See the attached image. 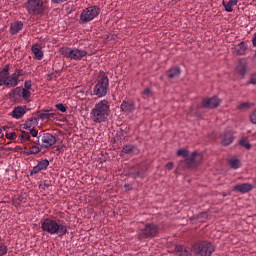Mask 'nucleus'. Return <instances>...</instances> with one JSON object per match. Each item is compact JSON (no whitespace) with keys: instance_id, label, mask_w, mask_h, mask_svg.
I'll return each mask as SVG.
<instances>
[{"instance_id":"obj_1","label":"nucleus","mask_w":256,"mask_h":256,"mask_svg":"<svg viewBox=\"0 0 256 256\" xmlns=\"http://www.w3.org/2000/svg\"><path fill=\"white\" fill-rule=\"evenodd\" d=\"M41 229L49 235H57L58 237H65L67 235L69 226L62 220H55L53 218H46L41 222Z\"/></svg>"},{"instance_id":"obj_2","label":"nucleus","mask_w":256,"mask_h":256,"mask_svg":"<svg viewBox=\"0 0 256 256\" xmlns=\"http://www.w3.org/2000/svg\"><path fill=\"white\" fill-rule=\"evenodd\" d=\"M11 68L9 64L0 71V87H8L9 89L17 87L19 85V77L25 75L23 69H15L14 73L10 74Z\"/></svg>"},{"instance_id":"obj_3","label":"nucleus","mask_w":256,"mask_h":256,"mask_svg":"<svg viewBox=\"0 0 256 256\" xmlns=\"http://www.w3.org/2000/svg\"><path fill=\"white\" fill-rule=\"evenodd\" d=\"M109 113H111L109 100H100L95 104L94 109L91 110V120L93 123H105L107 117H109Z\"/></svg>"},{"instance_id":"obj_4","label":"nucleus","mask_w":256,"mask_h":256,"mask_svg":"<svg viewBox=\"0 0 256 256\" xmlns=\"http://www.w3.org/2000/svg\"><path fill=\"white\" fill-rule=\"evenodd\" d=\"M24 9L31 17H44L47 13V7L43 0H27L24 3Z\"/></svg>"},{"instance_id":"obj_5","label":"nucleus","mask_w":256,"mask_h":256,"mask_svg":"<svg viewBox=\"0 0 256 256\" xmlns=\"http://www.w3.org/2000/svg\"><path fill=\"white\" fill-rule=\"evenodd\" d=\"M60 53L63 57L71 61H82L87 55V50L77 47H62L60 48Z\"/></svg>"},{"instance_id":"obj_6","label":"nucleus","mask_w":256,"mask_h":256,"mask_svg":"<svg viewBox=\"0 0 256 256\" xmlns=\"http://www.w3.org/2000/svg\"><path fill=\"white\" fill-rule=\"evenodd\" d=\"M109 91V78L107 75H102L97 79L95 86L93 87V95L96 97H105Z\"/></svg>"},{"instance_id":"obj_7","label":"nucleus","mask_w":256,"mask_h":256,"mask_svg":"<svg viewBox=\"0 0 256 256\" xmlns=\"http://www.w3.org/2000/svg\"><path fill=\"white\" fill-rule=\"evenodd\" d=\"M101 13V8L98 6H89L82 11L80 14V24L85 25V23H90L93 19L99 17Z\"/></svg>"},{"instance_id":"obj_8","label":"nucleus","mask_w":256,"mask_h":256,"mask_svg":"<svg viewBox=\"0 0 256 256\" xmlns=\"http://www.w3.org/2000/svg\"><path fill=\"white\" fill-rule=\"evenodd\" d=\"M192 251L196 256H211L215 253V246L210 242L204 241L198 244H195L192 247Z\"/></svg>"},{"instance_id":"obj_9","label":"nucleus","mask_w":256,"mask_h":256,"mask_svg":"<svg viewBox=\"0 0 256 256\" xmlns=\"http://www.w3.org/2000/svg\"><path fill=\"white\" fill-rule=\"evenodd\" d=\"M159 233V227L155 224H146L144 228L140 230L139 237L140 239H152L156 237Z\"/></svg>"},{"instance_id":"obj_10","label":"nucleus","mask_w":256,"mask_h":256,"mask_svg":"<svg viewBox=\"0 0 256 256\" xmlns=\"http://www.w3.org/2000/svg\"><path fill=\"white\" fill-rule=\"evenodd\" d=\"M38 143L42 148L49 149V147H53L57 143V137L50 133H44L38 137Z\"/></svg>"},{"instance_id":"obj_11","label":"nucleus","mask_w":256,"mask_h":256,"mask_svg":"<svg viewBox=\"0 0 256 256\" xmlns=\"http://www.w3.org/2000/svg\"><path fill=\"white\" fill-rule=\"evenodd\" d=\"M176 155L178 157H188V161H203V154L200 152H193L191 155H189V150L185 148H181L177 151Z\"/></svg>"},{"instance_id":"obj_12","label":"nucleus","mask_w":256,"mask_h":256,"mask_svg":"<svg viewBox=\"0 0 256 256\" xmlns=\"http://www.w3.org/2000/svg\"><path fill=\"white\" fill-rule=\"evenodd\" d=\"M17 137L18 140L21 141V143H27V141L31 139V135L29 134V132L25 131L20 132L19 136H17V133L15 132L6 133V139H10V141H15Z\"/></svg>"},{"instance_id":"obj_13","label":"nucleus","mask_w":256,"mask_h":256,"mask_svg":"<svg viewBox=\"0 0 256 256\" xmlns=\"http://www.w3.org/2000/svg\"><path fill=\"white\" fill-rule=\"evenodd\" d=\"M219 105H221V99L217 96L202 100V107H204V109H215V107H219Z\"/></svg>"},{"instance_id":"obj_14","label":"nucleus","mask_w":256,"mask_h":256,"mask_svg":"<svg viewBox=\"0 0 256 256\" xmlns=\"http://www.w3.org/2000/svg\"><path fill=\"white\" fill-rule=\"evenodd\" d=\"M253 188H254L253 184L242 183V184L235 185L233 187V191H237L238 193L245 194V193H249V191H253Z\"/></svg>"},{"instance_id":"obj_15","label":"nucleus","mask_w":256,"mask_h":256,"mask_svg":"<svg viewBox=\"0 0 256 256\" xmlns=\"http://www.w3.org/2000/svg\"><path fill=\"white\" fill-rule=\"evenodd\" d=\"M31 51L34 55V59H36L37 61H41L44 57V53H43V49L41 48V45L36 43L33 44L31 47Z\"/></svg>"},{"instance_id":"obj_16","label":"nucleus","mask_w":256,"mask_h":256,"mask_svg":"<svg viewBox=\"0 0 256 256\" xmlns=\"http://www.w3.org/2000/svg\"><path fill=\"white\" fill-rule=\"evenodd\" d=\"M248 67H247V61L240 60L238 62V65L236 66V73L240 74V76L243 78L247 74Z\"/></svg>"},{"instance_id":"obj_17","label":"nucleus","mask_w":256,"mask_h":256,"mask_svg":"<svg viewBox=\"0 0 256 256\" xmlns=\"http://www.w3.org/2000/svg\"><path fill=\"white\" fill-rule=\"evenodd\" d=\"M233 139V132H231V130H227L221 135L222 145H231V143H233Z\"/></svg>"},{"instance_id":"obj_18","label":"nucleus","mask_w":256,"mask_h":256,"mask_svg":"<svg viewBox=\"0 0 256 256\" xmlns=\"http://www.w3.org/2000/svg\"><path fill=\"white\" fill-rule=\"evenodd\" d=\"M120 107L125 113H131L135 111V102L133 100L123 101Z\"/></svg>"},{"instance_id":"obj_19","label":"nucleus","mask_w":256,"mask_h":256,"mask_svg":"<svg viewBox=\"0 0 256 256\" xmlns=\"http://www.w3.org/2000/svg\"><path fill=\"white\" fill-rule=\"evenodd\" d=\"M26 111L23 106H17L13 109L11 116L13 119H22V117L25 115Z\"/></svg>"},{"instance_id":"obj_20","label":"nucleus","mask_w":256,"mask_h":256,"mask_svg":"<svg viewBox=\"0 0 256 256\" xmlns=\"http://www.w3.org/2000/svg\"><path fill=\"white\" fill-rule=\"evenodd\" d=\"M49 167V161H40L38 165L34 166L30 175H35L39 173V171H43V169H46Z\"/></svg>"},{"instance_id":"obj_21","label":"nucleus","mask_w":256,"mask_h":256,"mask_svg":"<svg viewBox=\"0 0 256 256\" xmlns=\"http://www.w3.org/2000/svg\"><path fill=\"white\" fill-rule=\"evenodd\" d=\"M23 29V22L16 21L10 25V34L17 35Z\"/></svg>"},{"instance_id":"obj_22","label":"nucleus","mask_w":256,"mask_h":256,"mask_svg":"<svg viewBox=\"0 0 256 256\" xmlns=\"http://www.w3.org/2000/svg\"><path fill=\"white\" fill-rule=\"evenodd\" d=\"M54 117L55 113H51L49 110H41L38 112V119H41V121L53 119Z\"/></svg>"},{"instance_id":"obj_23","label":"nucleus","mask_w":256,"mask_h":256,"mask_svg":"<svg viewBox=\"0 0 256 256\" xmlns=\"http://www.w3.org/2000/svg\"><path fill=\"white\" fill-rule=\"evenodd\" d=\"M222 5L227 13H233V7L237 5V0H229L228 2H225V0H223Z\"/></svg>"},{"instance_id":"obj_24","label":"nucleus","mask_w":256,"mask_h":256,"mask_svg":"<svg viewBox=\"0 0 256 256\" xmlns=\"http://www.w3.org/2000/svg\"><path fill=\"white\" fill-rule=\"evenodd\" d=\"M137 153V147L135 145H126L123 149L120 155L126 154V155H135Z\"/></svg>"},{"instance_id":"obj_25","label":"nucleus","mask_w":256,"mask_h":256,"mask_svg":"<svg viewBox=\"0 0 256 256\" xmlns=\"http://www.w3.org/2000/svg\"><path fill=\"white\" fill-rule=\"evenodd\" d=\"M39 125V118L37 117H32L29 118L26 123H25V128L26 129H35L36 126Z\"/></svg>"},{"instance_id":"obj_26","label":"nucleus","mask_w":256,"mask_h":256,"mask_svg":"<svg viewBox=\"0 0 256 256\" xmlns=\"http://www.w3.org/2000/svg\"><path fill=\"white\" fill-rule=\"evenodd\" d=\"M180 75H181V68H179V67L171 68L168 71V78L169 79H179Z\"/></svg>"},{"instance_id":"obj_27","label":"nucleus","mask_w":256,"mask_h":256,"mask_svg":"<svg viewBox=\"0 0 256 256\" xmlns=\"http://www.w3.org/2000/svg\"><path fill=\"white\" fill-rule=\"evenodd\" d=\"M175 253H176V255H179V256H189L190 255L189 251L183 249V246H181V245H178L175 247Z\"/></svg>"},{"instance_id":"obj_28","label":"nucleus","mask_w":256,"mask_h":256,"mask_svg":"<svg viewBox=\"0 0 256 256\" xmlns=\"http://www.w3.org/2000/svg\"><path fill=\"white\" fill-rule=\"evenodd\" d=\"M22 89L21 87H16L12 90V93L10 94L12 99H17L22 97Z\"/></svg>"},{"instance_id":"obj_29","label":"nucleus","mask_w":256,"mask_h":256,"mask_svg":"<svg viewBox=\"0 0 256 256\" xmlns=\"http://www.w3.org/2000/svg\"><path fill=\"white\" fill-rule=\"evenodd\" d=\"M245 51H247V45L245 42H241L236 48V53L237 55H245Z\"/></svg>"},{"instance_id":"obj_30","label":"nucleus","mask_w":256,"mask_h":256,"mask_svg":"<svg viewBox=\"0 0 256 256\" xmlns=\"http://www.w3.org/2000/svg\"><path fill=\"white\" fill-rule=\"evenodd\" d=\"M255 104L250 103V102H242L237 106V109L240 111H247V109H251Z\"/></svg>"},{"instance_id":"obj_31","label":"nucleus","mask_w":256,"mask_h":256,"mask_svg":"<svg viewBox=\"0 0 256 256\" xmlns=\"http://www.w3.org/2000/svg\"><path fill=\"white\" fill-rule=\"evenodd\" d=\"M22 99H24V101H29V99H31V91L22 88Z\"/></svg>"},{"instance_id":"obj_32","label":"nucleus","mask_w":256,"mask_h":256,"mask_svg":"<svg viewBox=\"0 0 256 256\" xmlns=\"http://www.w3.org/2000/svg\"><path fill=\"white\" fill-rule=\"evenodd\" d=\"M239 145H241V147H244V149H251V143H249V140H247V138H242L239 141Z\"/></svg>"},{"instance_id":"obj_33","label":"nucleus","mask_w":256,"mask_h":256,"mask_svg":"<svg viewBox=\"0 0 256 256\" xmlns=\"http://www.w3.org/2000/svg\"><path fill=\"white\" fill-rule=\"evenodd\" d=\"M142 97L143 99H149V97H153V91H151L149 88H145L144 91H142Z\"/></svg>"},{"instance_id":"obj_34","label":"nucleus","mask_w":256,"mask_h":256,"mask_svg":"<svg viewBox=\"0 0 256 256\" xmlns=\"http://www.w3.org/2000/svg\"><path fill=\"white\" fill-rule=\"evenodd\" d=\"M49 187H51V184L47 180H45L39 184V189H41L42 191H47V189H49Z\"/></svg>"},{"instance_id":"obj_35","label":"nucleus","mask_w":256,"mask_h":256,"mask_svg":"<svg viewBox=\"0 0 256 256\" xmlns=\"http://www.w3.org/2000/svg\"><path fill=\"white\" fill-rule=\"evenodd\" d=\"M56 109L61 111V113H65L67 111V107L64 106L63 103L56 104Z\"/></svg>"},{"instance_id":"obj_36","label":"nucleus","mask_w":256,"mask_h":256,"mask_svg":"<svg viewBox=\"0 0 256 256\" xmlns=\"http://www.w3.org/2000/svg\"><path fill=\"white\" fill-rule=\"evenodd\" d=\"M230 167L232 169H239V167H241V162H239V161H230Z\"/></svg>"},{"instance_id":"obj_37","label":"nucleus","mask_w":256,"mask_h":256,"mask_svg":"<svg viewBox=\"0 0 256 256\" xmlns=\"http://www.w3.org/2000/svg\"><path fill=\"white\" fill-rule=\"evenodd\" d=\"M39 151H41V148H39V146H31L30 147V153H32L33 155H36V153H39Z\"/></svg>"},{"instance_id":"obj_38","label":"nucleus","mask_w":256,"mask_h":256,"mask_svg":"<svg viewBox=\"0 0 256 256\" xmlns=\"http://www.w3.org/2000/svg\"><path fill=\"white\" fill-rule=\"evenodd\" d=\"M32 87H33V84L31 83V80H26L24 83V89L31 91Z\"/></svg>"},{"instance_id":"obj_39","label":"nucleus","mask_w":256,"mask_h":256,"mask_svg":"<svg viewBox=\"0 0 256 256\" xmlns=\"http://www.w3.org/2000/svg\"><path fill=\"white\" fill-rule=\"evenodd\" d=\"M7 251H8L7 246L1 244L0 245V256L7 255Z\"/></svg>"},{"instance_id":"obj_40","label":"nucleus","mask_w":256,"mask_h":256,"mask_svg":"<svg viewBox=\"0 0 256 256\" xmlns=\"http://www.w3.org/2000/svg\"><path fill=\"white\" fill-rule=\"evenodd\" d=\"M250 120H251V123H253L254 125H256V110L253 111V112L250 114Z\"/></svg>"},{"instance_id":"obj_41","label":"nucleus","mask_w":256,"mask_h":256,"mask_svg":"<svg viewBox=\"0 0 256 256\" xmlns=\"http://www.w3.org/2000/svg\"><path fill=\"white\" fill-rule=\"evenodd\" d=\"M38 133L39 132L35 128H30V135L32 137H37Z\"/></svg>"},{"instance_id":"obj_42","label":"nucleus","mask_w":256,"mask_h":256,"mask_svg":"<svg viewBox=\"0 0 256 256\" xmlns=\"http://www.w3.org/2000/svg\"><path fill=\"white\" fill-rule=\"evenodd\" d=\"M249 83L250 85H256V74H252Z\"/></svg>"},{"instance_id":"obj_43","label":"nucleus","mask_w":256,"mask_h":256,"mask_svg":"<svg viewBox=\"0 0 256 256\" xmlns=\"http://www.w3.org/2000/svg\"><path fill=\"white\" fill-rule=\"evenodd\" d=\"M65 1L68 0H51V3H53L54 5H61V3H65Z\"/></svg>"},{"instance_id":"obj_44","label":"nucleus","mask_w":256,"mask_h":256,"mask_svg":"<svg viewBox=\"0 0 256 256\" xmlns=\"http://www.w3.org/2000/svg\"><path fill=\"white\" fill-rule=\"evenodd\" d=\"M166 169H168V171H171V169H173V162H168L166 164Z\"/></svg>"},{"instance_id":"obj_45","label":"nucleus","mask_w":256,"mask_h":256,"mask_svg":"<svg viewBox=\"0 0 256 256\" xmlns=\"http://www.w3.org/2000/svg\"><path fill=\"white\" fill-rule=\"evenodd\" d=\"M199 217H203L204 219H207V217H208L207 212L200 213Z\"/></svg>"},{"instance_id":"obj_46","label":"nucleus","mask_w":256,"mask_h":256,"mask_svg":"<svg viewBox=\"0 0 256 256\" xmlns=\"http://www.w3.org/2000/svg\"><path fill=\"white\" fill-rule=\"evenodd\" d=\"M253 46L256 47V33L254 34V37L252 39Z\"/></svg>"},{"instance_id":"obj_47","label":"nucleus","mask_w":256,"mask_h":256,"mask_svg":"<svg viewBox=\"0 0 256 256\" xmlns=\"http://www.w3.org/2000/svg\"><path fill=\"white\" fill-rule=\"evenodd\" d=\"M47 80H48V81H51V75H48Z\"/></svg>"},{"instance_id":"obj_48","label":"nucleus","mask_w":256,"mask_h":256,"mask_svg":"<svg viewBox=\"0 0 256 256\" xmlns=\"http://www.w3.org/2000/svg\"><path fill=\"white\" fill-rule=\"evenodd\" d=\"M223 197H227V194H223Z\"/></svg>"},{"instance_id":"obj_49","label":"nucleus","mask_w":256,"mask_h":256,"mask_svg":"<svg viewBox=\"0 0 256 256\" xmlns=\"http://www.w3.org/2000/svg\"><path fill=\"white\" fill-rule=\"evenodd\" d=\"M191 163H193V162H188V165H191Z\"/></svg>"},{"instance_id":"obj_50","label":"nucleus","mask_w":256,"mask_h":256,"mask_svg":"<svg viewBox=\"0 0 256 256\" xmlns=\"http://www.w3.org/2000/svg\"><path fill=\"white\" fill-rule=\"evenodd\" d=\"M1 133H2V130L0 129V135H1Z\"/></svg>"},{"instance_id":"obj_51","label":"nucleus","mask_w":256,"mask_h":256,"mask_svg":"<svg viewBox=\"0 0 256 256\" xmlns=\"http://www.w3.org/2000/svg\"><path fill=\"white\" fill-rule=\"evenodd\" d=\"M232 161H237V159H233Z\"/></svg>"},{"instance_id":"obj_52","label":"nucleus","mask_w":256,"mask_h":256,"mask_svg":"<svg viewBox=\"0 0 256 256\" xmlns=\"http://www.w3.org/2000/svg\"><path fill=\"white\" fill-rule=\"evenodd\" d=\"M44 161H47V159H44Z\"/></svg>"}]
</instances>
